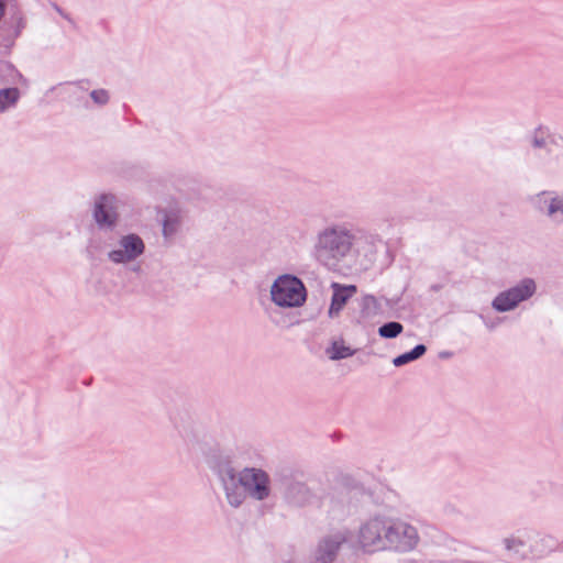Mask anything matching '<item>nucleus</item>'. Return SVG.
<instances>
[{
  "label": "nucleus",
  "mask_w": 563,
  "mask_h": 563,
  "mask_svg": "<svg viewBox=\"0 0 563 563\" xmlns=\"http://www.w3.org/2000/svg\"><path fill=\"white\" fill-rule=\"evenodd\" d=\"M536 291V283L525 279L522 283L507 291L499 294L493 301V307L498 311L514 309L520 301L530 298Z\"/></svg>",
  "instance_id": "obj_7"
},
{
  "label": "nucleus",
  "mask_w": 563,
  "mask_h": 563,
  "mask_svg": "<svg viewBox=\"0 0 563 563\" xmlns=\"http://www.w3.org/2000/svg\"><path fill=\"white\" fill-rule=\"evenodd\" d=\"M426 352V346L422 344L417 345L412 351L401 354L393 360L395 366L405 365L422 356Z\"/></svg>",
  "instance_id": "obj_13"
},
{
  "label": "nucleus",
  "mask_w": 563,
  "mask_h": 563,
  "mask_svg": "<svg viewBox=\"0 0 563 563\" xmlns=\"http://www.w3.org/2000/svg\"><path fill=\"white\" fill-rule=\"evenodd\" d=\"M346 538L342 533L322 538L311 552V563H333Z\"/></svg>",
  "instance_id": "obj_8"
},
{
  "label": "nucleus",
  "mask_w": 563,
  "mask_h": 563,
  "mask_svg": "<svg viewBox=\"0 0 563 563\" xmlns=\"http://www.w3.org/2000/svg\"><path fill=\"white\" fill-rule=\"evenodd\" d=\"M508 301H514V295H510V298L508 299Z\"/></svg>",
  "instance_id": "obj_20"
},
{
  "label": "nucleus",
  "mask_w": 563,
  "mask_h": 563,
  "mask_svg": "<svg viewBox=\"0 0 563 563\" xmlns=\"http://www.w3.org/2000/svg\"><path fill=\"white\" fill-rule=\"evenodd\" d=\"M272 301L282 308L300 307L306 301V288L302 282L292 275L277 277L271 286Z\"/></svg>",
  "instance_id": "obj_3"
},
{
  "label": "nucleus",
  "mask_w": 563,
  "mask_h": 563,
  "mask_svg": "<svg viewBox=\"0 0 563 563\" xmlns=\"http://www.w3.org/2000/svg\"><path fill=\"white\" fill-rule=\"evenodd\" d=\"M331 288L333 295L328 309V316L330 319H335L340 316L349 299L356 294L357 288L355 285H341L339 283H333Z\"/></svg>",
  "instance_id": "obj_10"
},
{
  "label": "nucleus",
  "mask_w": 563,
  "mask_h": 563,
  "mask_svg": "<svg viewBox=\"0 0 563 563\" xmlns=\"http://www.w3.org/2000/svg\"><path fill=\"white\" fill-rule=\"evenodd\" d=\"M505 544L507 550L519 552V549L522 547L521 541L515 539V538H508L505 540Z\"/></svg>",
  "instance_id": "obj_18"
},
{
  "label": "nucleus",
  "mask_w": 563,
  "mask_h": 563,
  "mask_svg": "<svg viewBox=\"0 0 563 563\" xmlns=\"http://www.w3.org/2000/svg\"><path fill=\"white\" fill-rule=\"evenodd\" d=\"M222 486L230 506L236 508L243 504L247 494L240 482L239 472L232 468L225 470L222 474Z\"/></svg>",
  "instance_id": "obj_9"
},
{
  "label": "nucleus",
  "mask_w": 563,
  "mask_h": 563,
  "mask_svg": "<svg viewBox=\"0 0 563 563\" xmlns=\"http://www.w3.org/2000/svg\"><path fill=\"white\" fill-rule=\"evenodd\" d=\"M419 542L417 529L404 520L387 517L384 551L409 552Z\"/></svg>",
  "instance_id": "obj_4"
},
{
  "label": "nucleus",
  "mask_w": 563,
  "mask_h": 563,
  "mask_svg": "<svg viewBox=\"0 0 563 563\" xmlns=\"http://www.w3.org/2000/svg\"><path fill=\"white\" fill-rule=\"evenodd\" d=\"M402 331V325L398 322H388L378 329L380 336L386 339L396 338Z\"/></svg>",
  "instance_id": "obj_15"
},
{
  "label": "nucleus",
  "mask_w": 563,
  "mask_h": 563,
  "mask_svg": "<svg viewBox=\"0 0 563 563\" xmlns=\"http://www.w3.org/2000/svg\"><path fill=\"white\" fill-rule=\"evenodd\" d=\"M548 213L555 221H563V201L560 199H552L549 205Z\"/></svg>",
  "instance_id": "obj_16"
},
{
  "label": "nucleus",
  "mask_w": 563,
  "mask_h": 563,
  "mask_svg": "<svg viewBox=\"0 0 563 563\" xmlns=\"http://www.w3.org/2000/svg\"><path fill=\"white\" fill-rule=\"evenodd\" d=\"M176 224H177L176 220H169V219L164 220L163 234L166 238L170 236L176 230Z\"/></svg>",
  "instance_id": "obj_17"
},
{
  "label": "nucleus",
  "mask_w": 563,
  "mask_h": 563,
  "mask_svg": "<svg viewBox=\"0 0 563 563\" xmlns=\"http://www.w3.org/2000/svg\"><path fill=\"white\" fill-rule=\"evenodd\" d=\"M386 516L376 515L361 522L354 533V547L365 553L374 554L384 551L386 538Z\"/></svg>",
  "instance_id": "obj_2"
},
{
  "label": "nucleus",
  "mask_w": 563,
  "mask_h": 563,
  "mask_svg": "<svg viewBox=\"0 0 563 563\" xmlns=\"http://www.w3.org/2000/svg\"><path fill=\"white\" fill-rule=\"evenodd\" d=\"M144 249L145 245L139 235L126 234L108 253V258L115 264H128L141 256Z\"/></svg>",
  "instance_id": "obj_5"
},
{
  "label": "nucleus",
  "mask_w": 563,
  "mask_h": 563,
  "mask_svg": "<svg viewBox=\"0 0 563 563\" xmlns=\"http://www.w3.org/2000/svg\"><path fill=\"white\" fill-rule=\"evenodd\" d=\"M91 97L98 103H104L108 100V93L103 90L92 91Z\"/></svg>",
  "instance_id": "obj_19"
},
{
  "label": "nucleus",
  "mask_w": 563,
  "mask_h": 563,
  "mask_svg": "<svg viewBox=\"0 0 563 563\" xmlns=\"http://www.w3.org/2000/svg\"><path fill=\"white\" fill-rule=\"evenodd\" d=\"M327 354L330 360L336 361L352 356L354 351L345 345L343 341H334L331 346L328 347Z\"/></svg>",
  "instance_id": "obj_12"
},
{
  "label": "nucleus",
  "mask_w": 563,
  "mask_h": 563,
  "mask_svg": "<svg viewBox=\"0 0 563 563\" xmlns=\"http://www.w3.org/2000/svg\"><path fill=\"white\" fill-rule=\"evenodd\" d=\"M314 256L340 272H357L362 265L357 261L354 235L342 227H329L314 238Z\"/></svg>",
  "instance_id": "obj_1"
},
{
  "label": "nucleus",
  "mask_w": 563,
  "mask_h": 563,
  "mask_svg": "<svg viewBox=\"0 0 563 563\" xmlns=\"http://www.w3.org/2000/svg\"><path fill=\"white\" fill-rule=\"evenodd\" d=\"M95 220L99 227L111 228L117 221L114 198L110 195H102L96 201Z\"/></svg>",
  "instance_id": "obj_11"
},
{
  "label": "nucleus",
  "mask_w": 563,
  "mask_h": 563,
  "mask_svg": "<svg viewBox=\"0 0 563 563\" xmlns=\"http://www.w3.org/2000/svg\"><path fill=\"white\" fill-rule=\"evenodd\" d=\"M240 482L246 494L256 499L263 500L271 493L268 475L260 468H244L239 472Z\"/></svg>",
  "instance_id": "obj_6"
},
{
  "label": "nucleus",
  "mask_w": 563,
  "mask_h": 563,
  "mask_svg": "<svg viewBox=\"0 0 563 563\" xmlns=\"http://www.w3.org/2000/svg\"><path fill=\"white\" fill-rule=\"evenodd\" d=\"M19 98V91L14 88L3 89L0 91V112L4 111L9 106L15 103Z\"/></svg>",
  "instance_id": "obj_14"
}]
</instances>
